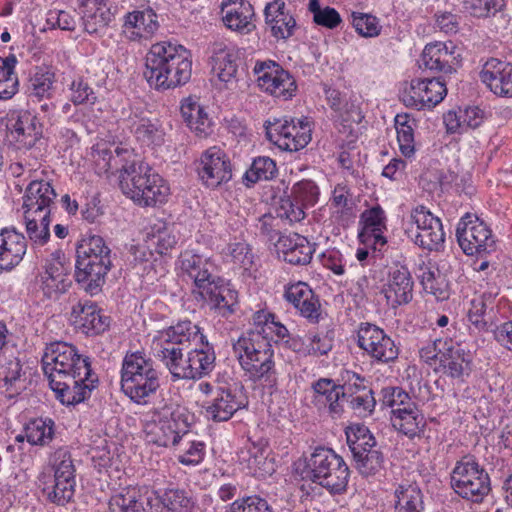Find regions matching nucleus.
<instances>
[{"label":"nucleus","mask_w":512,"mask_h":512,"mask_svg":"<svg viewBox=\"0 0 512 512\" xmlns=\"http://www.w3.org/2000/svg\"><path fill=\"white\" fill-rule=\"evenodd\" d=\"M192 75L190 52L171 42L153 44L145 57L144 77L150 87L166 91L186 84Z\"/></svg>","instance_id":"nucleus-1"},{"label":"nucleus","mask_w":512,"mask_h":512,"mask_svg":"<svg viewBox=\"0 0 512 512\" xmlns=\"http://www.w3.org/2000/svg\"><path fill=\"white\" fill-rule=\"evenodd\" d=\"M144 440L163 448L180 447L182 440L190 436L189 415L172 402L155 407L143 422Z\"/></svg>","instance_id":"nucleus-2"},{"label":"nucleus","mask_w":512,"mask_h":512,"mask_svg":"<svg viewBox=\"0 0 512 512\" xmlns=\"http://www.w3.org/2000/svg\"><path fill=\"white\" fill-rule=\"evenodd\" d=\"M119 185L124 195L142 207L163 204L170 195L168 183L143 161L122 165Z\"/></svg>","instance_id":"nucleus-3"},{"label":"nucleus","mask_w":512,"mask_h":512,"mask_svg":"<svg viewBox=\"0 0 512 512\" xmlns=\"http://www.w3.org/2000/svg\"><path fill=\"white\" fill-rule=\"evenodd\" d=\"M75 279L90 295L102 290L107 273L112 267L111 249L98 235L83 238L77 247Z\"/></svg>","instance_id":"nucleus-4"},{"label":"nucleus","mask_w":512,"mask_h":512,"mask_svg":"<svg viewBox=\"0 0 512 512\" xmlns=\"http://www.w3.org/2000/svg\"><path fill=\"white\" fill-rule=\"evenodd\" d=\"M160 387V372L143 352L127 353L121 367V390L136 404L148 403Z\"/></svg>","instance_id":"nucleus-5"},{"label":"nucleus","mask_w":512,"mask_h":512,"mask_svg":"<svg viewBox=\"0 0 512 512\" xmlns=\"http://www.w3.org/2000/svg\"><path fill=\"white\" fill-rule=\"evenodd\" d=\"M305 477L331 495L346 492L350 469L342 456L331 448L317 447L305 460Z\"/></svg>","instance_id":"nucleus-6"},{"label":"nucleus","mask_w":512,"mask_h":512,"mask_svg":"<svg viewBox=\"0 0 512 512\" xmlns=\"http://www.w3.org/2000/svg\"><path fill=\"white\" fill-rule=\"evenodd\" d=\"M198 390L207 397L203 403L204 415L214 422L228 421L249 404L244 386L233 379L212 383L202 381Z\"/></svg>","instance_id":"nucleus-7"},{"label":"nucleus","mask_w":512,"mask_h":512,"mask_svg":"<svg viewBox=\"0 0 512 512\" xmlns=\"http://www.w3.org/2000/svg\"><path fill=\"white\" fill-rule=\"evenodd\" d=\"M346 438L358 473L366 479L383 476L385 456L369 429L361 424L351 425L346 430Z\"/></svg>","instance_id":"nucleus-8"},{"label":"nucleus","mask_w":512,"mask_h":512,"mask_svg":"<svg viewBox=\"0 0 512 512\" xmlns=\"http://www.w3.org/2000/svg\"><path fill=\"white\" fill-rule=\"evenodd\" d=\"M53 475L42 473L39 481L47 499L57 505H65L75 493V467L66 448L57 449L50 457Z\"/></svg>","instance_id":"nucleus-9"},{"label":"nucleus","mask_w":512,"mask_h":512,"mask_svg":"<svg viewBox=\"0 0 512 512\" xmlns=\"http://www.w3.org/2000/svg\"><path fill=\"white\" fill-rule=\"evenodd\" d=\"M203 338L204 335L196 324L189 320L180 321L174 326L157 331L151 349L154 356L165 364L192 346L193 341H202Z\"/></svg>","instance_id":"nucleus-10"},{"label":"nucleus","mask_w":512,"mask_h":512,"mask_svg":"<svg viewBox=\"0 0 512 512\" xmlns=\"http://www.w3.org/2000/svg\"><path fill=\"white\" fill-rule=\"evenodd\" d=\"M451 486L461 498L481 503L491 490L488 473L472 458L458 461L451 473Z\"/></svg>","instance_id":"nucleus-11"},{"label":"nucleus","mask_w":512,"mask_h":512,"mask_svg":"<svg viewBox=\"0 0 512 512\" xmlns=\"http://www.w3.org/2000/svg\"><path fill=\"white\" fill-rule=\"evenodd\" d=\"M265 130L267 139L283 151H299L311 141L312 127L307 117L297 122L287 117L267 121Z\"/></svg>","instance_id":"nucleus-12"},{"label":"nucleus","mask_w":512,"mask_h":512,"mask_svg":"<svg viewBox=\"0 0 512 512\" xmlns=\"http://www.w3.org/2000/svg\"><path fill=\"white\" fill-rule=\"evenodd\" d=\"M88 368H91L90 358L79 354L74 345L66 342L49 344L42 356V369L49 381L73 370L86 372Z\"/></svg>","instance_id":"nucleus-13"},{"label":"nucleus","mask_w":512,"mask_h":512,"mask_svg":"<svg viewBox=\"0 0 512 512\" xmlns=\"http://www.w3.org/2000/svg\"><path fill=\"white\" fill-rule=\"evenodd\" d=\"M49 385L63 405H76L90 398L99 385V378L92 368L86 372L73 370L51 379Z\"/></svg>","instance_id":"nucleus-14"},{"label":"nucleus","mask_w":512,"mask_h":512,"mask_svg":"<svg viewBox=\"0 0 512 512\" xmlns=\"http://www.w3.org/2000/svg\"><path fill=\"white\" fill-rule=\"evenodd\" d=\"M180 268L193 283L191 293L196 301L209 295L211 289H216V284L222 280L216 264L210 258L191 251L181 254Z\"/></svg>","instance_id":"nucleus-15"},{"label":"nucleus","mask_w":512,"mask_h":512,"mask_svg":"<svg viewBox=\"0 0 512 512\" xmlns=\"http://www.w3.org/2000/svg\"><path fill=\"white\" fill-rule=\"evenodd\" d=\"M357 345L373 362L389 364L397 360L399 348L394 340L380 327L369 322L360 323Z\"/></svg>","instance_id":"nucleus-16"},{"label":"nucleus","mask_w":512,"mask_h":512,"mask_svg":"<svg viewBox=\"0 0 512 512\" xmlns=\"http://www.w3.org/2000/svg\"><path fill=\"white\" fill-rule=\"evenodd\" d=\"M11 135L16 147L35 162L44 155L42 126L37 117L29 111L21 110L11 115Z\"/></svg>","instance_id":"nucleus-17"},{"label":"nucleus","mask_w":512,"mask_h":512,"mask_svg":"<svg viewBox=\"0 0 512 512\" xmlns=\"http://www.w3.org/2000/svg\"><path fill=\"white\" fill-rule=\"evenodd\" d=\"M70 285L69 266L65 263L64 253L57 250L45 260L42 271L36 276V289L44 298L56 300Z\"/></svg>","instance_id":"nucleus-18"},{"label":"nucleus","mask_w":512,"mask_h":512,"mask_svg":"<svg viewBox=\"0 0 512 512\" xmlns=\"http://www.w3.org/2000/svg\"><path fill=\"white\" fill-rule=\"evenodd\" d=\"M456 237L466 255H480L494 250L495 241L490 228L472 214H465L457 224Z\"/></svg>","instance_id":"nucleus-19"},{"label":"nucleus","mask_w":512,"mask_h":512,"mask_svg":"<svg viewBox=\"0 0 512 512\" xmlns=\"http://www.w3.org/2000/svg\"><path fill=\"white\" fill-rule=\"evenodd\" d=\"M253 73L261 90L284 100L295 95L296 81L279 63L273 60L256 61Z\"/></svg>","instance_id":"nucleus-20"},{"label":"nucleus","mask_w":512,"mask_h":512,"mask_svg":"<svg viewBox=\"0 0 512 512\" xmlns=\"http://www.w3.org/2000/svg\"><path fill=\"white\" fill-rule=\"evenodd\" d=\"M410 220L416 226L415 231L409 230L412 241L423 249L439 250L445 240L440 218L433 215L425 206L418 205L412 209Z\"/></svg>","instance_id":"nucleus-21"},{"label":"nucleus","mask_w":512,"mask_h":512,"mask_svg":"<svg viewBox=\"0 0 512 512\" xmlns=\"http://www.w3.org/2000/svg\"><path fill=\"white\" fill-rule=\"evenodd\" d=\"M447 94L446 84L440 78H415L401 95L403 104L417 110L431 109Z\"/></svg>","instance_id":"nucleus-22"},{"label":"nucleus","mask_w":512,"mask_h":512,"mask_svg":"<svg viewBox=\"0 0 512 512\" xmlns=\"http://www.w3.org/2000/svg\"><path fill=\"white\" fill-rule=\"evenodd\" d=\"M232 164L229 156L220 147H209L201 154L197 173L201 182L208 188H217L232 179Z\"/></svg>","instance_id":"nucleus-23"},{"label":"nucleus","mask_w":512,"mask_h":512,"mask_svg":"<svg viewBox=\"0 0 512 512\" xmlns=\"http://www.w3.org/2000/svg\"><path fill=\"white\" fill-rule=\"evenodd\" d=\"M413 280L406 264L395 261L388 266L387 279L381 293L393 308L407 304L413 297Z\"/></svg>","instance_id":"nucleus-24"},{"label":"nucleus","mask_w":512,"mask_h":512,"mask_svg":"<svg viewBox=\"0 0 512 512\" xmlns=\"http://www.w3.org/2000/svg\"><path fill=\"white\" fill-rule=\"evenodd\" d=\"M140 106H131L129 115L124 119L126 127L138 142L147 146H161L165 141V132L157 118Z\"/></svg>","instance_id":"nucleus-25"},{"label":"nucleus","mask_w":512,"mask_h":512,"mask_svg":"<svg viewBox=\"0 0 512 512\" xmlns=\"http://www.w3.org/2000/svg\"><path fill=\"white\" fill-rule=\"evenodd\" d=\"M460 54L452 41L434 42L425 46L419 67L431 72L452 73L459 65Z\"/></svg>","instance_id":"nucleus-26"},{"label":"nucleus","mask_w":512,"mask_h":512,"mask_svg":"<svg viewBox=\"0 0 512 512\" xmlns=\"http://www.w3.org/2000/svg\"><path fill=\"white\" fill-rule=\"evenodd\" d=\"M266 30L277 41L292 37L298 29L296 19L283 0L268 2L264 8Z\"/></svg>","instance_id":"nucleus-27"},{"label":"nucleus","mask_w":512,"mask_h":512,"mask_svg":"<svg viewBox=\"0 0 512 512\" xmlns=\"http://www.w3.org/2000/svg\"><path fill=\"white\" fill-rule=\"evenodd\" d=\"M480 80L497 96L512 98V64L488 59L480 71Z\"/></svg>","instance_id":"nucleus-28"},{"label":"nucleus","mask_w":512,"mask_h":512,"mask_svg":"<svg viewBox=\"0 0 512 512\" xmlns=\"http://www.w3.org/2000/svg\"><path fill=\"white\" fill-rule=\"evenodd\" d=\"M284 299L296 308L300 315L311 323H318L321 316V304L310 286L302 281L285 286Z\"/></svg>","instance_id":"nucleus-29"},{"label":"nucleus","mask_w":512,"mask_h":512,"mask_svg":"<svg viewBox=\"0 0 512 512\" xmlns=\"http://www.w3.org/2000/svg\"><path fill=\"white\" fill-rule=\"evenodd\" d=\"M158 29V16L151 8L128 12L123 18L122 32L131 41L148 40Z\"/></svg>","instance_id":"nucleus-30"},{"label":"nucleus","mask_w":512,"mask_h":512,"mask_svg":"<svg viewBox=\"0 0 512 512\" xmlns=\"http://www.w3.org/2000/svg\"><path fill=\"white\" fill-rule=\"evenodd\" d=\"M83 30L90 34H104L114 18L111 0H81Z\"/></svg>","instance_id":"nucleus-31"},{"label":"nucleus","mask_w":512,"mask_h":512,"mask_svg":"<svg viewBox=\"0 0 512 512\" xmlns=\"http://www.w3.org/2000/svg\"><path fill=\"white\" fill-rule=\"evenodd\" d=\"M55 198L56 192L49 182L34 180L27 186L23 197L24 213L50 216Z\"/></svg>","instance_id":"nucleus-32"},{"label":"nucleus","mask_w":512,"mask_h":512,"mask_svg":"<svg viewBox=\"0 0 512 512\" xmlns=\"http://www.w3.org/2000/svg\"><path fill=\"white\" fill-rule=\"evenodd\" d=\"M27 250L25 236L13 227L0 230V269L10 271L23 260Z\"/></svg>","instance_id":"nucleus-33"},{"label":"nucleus","mask_w":512,"mask_h":512,"mask_svg":"<svg viewBox=\"0 0 512 512\" xmlns=\"http://www.w3.org/2000/svg\"><path fill=\"white\" fill-rule=\"evenodd\" d=\"M71 321L86 335H97L109 327V318L91 302H78L72 307Z\"/></svg>","instance_id":"nucleus-34"},{"label":"nucleus","mask_w":512,"mask_h":512,"mask_svg":"<svg viewBox=\"0 0 512 512\" xmlns=\"http://www.w3.org/2000/svg\"><path fill=\"white\" fill-rule=\"evenodd\" d=\"M221 12L224 25L232 31L247 34L255 28L254 9L246 0H222Z\"/></svg>","instance_id":"nucleus-35"},{"label":"nucleus","mask_w":512,"mask_h":512,"mask_svg":"<svg viewBox=\"0 0 512 512\" xmlns=\"http://www.w3.org/2000/svg\"><path fill=\"white\" fill-rule=\"evenodd\" d=\"M238 360L249 380L269 388L276 386L274 353L265 354L263 357L262 355L244 358L242 356Z\"/></svg>","instance_id":"nucleus-36"},{"label":"nucleus","mask_w":512,"mask_h":512,"mask_svg":"<svg viewBox=\"0 0 512 512\" xmlns=\"http://www.w3.org/2000/svg\"><path fill=\"white\" fill-rule=\"evenodd\" d=\"M314 402L321 409H327L332 418H338L344 411L345 392L332 379L321 378L313 384Z\"/></svg>","instance_id":"nucleus-37"},{"label":"nucleus","mask_w":512,"mask_h":512,"mask_svg":"<svg viewBox=\"0 0 512 512\" xmlns=\"http://www.w3.org/2000/svg\"><path fill=\"white\" fill-rule=\"evenodd\" d=\"M278 247L283 253L284 260L292 265L309 264L314 253L311 243L298 233L280 236Z\"/></svg>","instance_id":"nucleus-38"},{"label":"nucleus","mask_w":512,"mask_h":512,"mask_svg":"<svg viewBox=\"0 0 512 512\" xmlns=\"http://www.w3.org/2000/svg\"><path fill=\"white\" fill-rule=\"evenodd\" d=\"M424 494L415 482H403L395 486L392 495L394 512H425Z\"/></svg>","instance_id":"nucleus-39"},{"label":"nucleus","mask_w":512,"mask_h":512,"mask_svg":"<svg viewBox=\"0 0 512 512\" xmlns=\"http://www.w3.org/2000/svg\"><path fill=\"white\" fill-rule=\"evenodd\" d=\"M195 347L188 351V362L190 365L191 379H201L208 375L215 366V352L204 335L202 341H193Z\"/></svg>","instance_id":"nucleus-40"},{"label":"nucleus","mask_w":512,"mask_h":512,"mask_svg":"<svg viewBox=\"0 0 512 512\" xmlns=\"http://www.w3.org/2000/svg\"><path fill=\"white\" fill-rule=\"evenodd\" d=\"M483 121L484 113L478 107L448 111L443 116V122L449 134H462L470 129H476Z\"/></svg>","instance_id":"nucleus-41"},{"label":"nucleus","mask_w":512,"mask_h":512,"mask_svg":"<svg viewBox=\"0 0 512 512\" xmlns=\"http://www.w3.org/2000/svg\"><path fill=\"white\" fill-rule=\"evenodd\" d=\"M133 156V150L117 146L114 151L107 148L93 150L92 157L95 165V172L98 175L108 174L120 170L122 165H129V159Z\"/></svg>","instance_id":"nucleus-42"},{"label":"nucleus","mask_w":512,"mask_h":512,"mask_svg":"<svg viewBox=\"0 0 512 512\" xmlns=\"http://www.w3.org/2000/svg\"><path fill=\"white\" fill-rule=\"evenodd\" d=\"M470 363L469 353L459 343L449 339V346L440 360L444 373L452 378H463L470 374Z\"/></svg>","instance_id":"nucleus-43"},{"label":"nucleus","mask_w":512,"mask_h":512,"mask_svg":"<svg viewBox=\"0 0 512 512\" xmlns=\"http://www.w3.org/2000/svg\"><path fill=\"white\" fill-rule=\"evenodd\" d=\"M199 301L210 305L219 315L228 317L235 312L238 304V293L222 279L212 288L209 295L203 296Z\"/></svg>","instance_id":"nucleus-44"},{"label":"nucleus","mask_w":512,"mask_h":512,"mask_svg":"<svg viewBox=\"0 0 512 512\" xmlns=\"http://www.w3.org/2000/svg\"><path fill=\"white\" fill-rule=\"evenodd\" d=\"M181 115L187 126L200 137L211 133V120L204 108L192 97L182 100Z\"/></svg>","instance_id":"nucleus-45"},{"label":"nucleus","mask_w":512,"mask_h":512,"mask_svg":"<svg viewBox=\"0 0 512 512\" xmlns=\"http://www.w3.org/2000/svg\"><path fill=\"white\" fill-rule=\"evenodd\" d=\"M234 352L239 357H254L268 353H274L268 336L259 331H248L243 334L233 346Z\"/></svg>","instance_id":"nucleus-46"},{"label":"nucleus","mask_w":512,"mask_h":512,"mask_svg":"<svg viewBox=\"0 0 512 512\" xmlns=\"http://www.w3.org/2000/svg\"><path fill=\"white\" fill-rule=\"evenodd\" d=\"M268 447L262 442L251 443L246 451H242L241 459L247 463L251 474L264 477L274 471L273 462L268 458Z\"/></svg>","instance_id":"nucleus-47"},{"label":"nucleus","mask_w":512,"mask_h":512,"mask_svg":"<svg viewBox=\"0 0 512 512\" xmlns=\"http://www.w3.org/2000/svg\"><path fill=\"white\" fill-rule=\"evenodd\" d=\"M391 422L397 431L410 439L419 436L426 425L424 415L418 406L410 410L397 411L395 415H391Z\"/></svg>","instance_id":"nucleus-48"},{"label":"nucleus","mask_w":512,"mask_h":512,"mask_svg":"<svg viewBox=\"0 0 512 512\" xmlns=\"http://www.w3.org/2000/svg\"><path fill=\"white\" fill-rule=\"evenodd\" d=\"M394 121L399 150L403 156L411 158L416 151L414 130L417 127V120L412 114L399 113L395 116Z\"/></svg>","instance_id":"nucleus-49"},{"label":"nucleus","mask_w":512,"mask_h":512,"mask_svg":"<svg viewBox=\"0 0 512 512\" xmlns=\"http://www.w3.org/2000/svg\"><path fill=\"white\" fill-rule=\"evenodd\" d=\"M154 498L147 497V504L156 509L162 507L167 512H181L183 508L190 506V499L181 489L169 488L153 491Z\"/></svg>","instance_id":"nucleus-50"},{"label":"nucleus","mask_w":512,"mask_h":512,"mask_svg":"<svg viewBox=\"0 0 512 512\" xmlns=\"http://www.w3.org/2000/svg\"><path fill=\"white\" fill-rule=\"evenodd\" d=\"M363 222L362 236H367L373 240L375 246H383L386 244V239L383 232L386 230V215L380 206L372 207L364 211L361 215Z\"/></svg>","instance_id":"nucleus-51"},{"label":"nucleus","mask_w":512,"mask_h":512,"mask_svg":"<svg viewBox=\"0 0 512 512\" xmlns=\"http://www.w3.org/2000/svg\"><path fill=\"white\" fill-rule=\"evenodd\" d=\"M212 73L220 82L233 83L237 73L234 53L228 49H219L212 57Z\"/></svg>","instance_id":"nucleus-52"},{"label":"nucleus","mask_w":512,"mask_h":512,"mask_svg":"<svg viewBox=\"0 0 512 512\" xmlns=\"http://www.w3.org/2000/svg\"><path fill=\"white\" fill-rule=\"evenodd\" d=\"M24 433L31 445L46 446L54 437V422L50 418L32 419L25 425Z\"/></svg>","instance_id":"nucleus-53"},{"label":"nucleus","mask_w":512,"mask_h":512,"mask_svg":"<svg viewBox=\"0 0 512 512\" xmlns=\"http://www.w3.org/2000/svg\"><path fill=\"white\" fill-rule=\"evenodd\" d=\"M298 353L304 356L321 357L327 355L334 346V332L318 331L306 336L305 343Z\"/></svg>","instance_id":"nucleus-54"},{"label":"nucleus","mask_w":512,"mask_h":512,"mask_svg":"<svg viewBox=\"0 0 512 512\" xmlns=\"http://www.w3.org/2000/svg\"><path fill=\"white\" fill-rule=\"evenodd\" d=\"M276 174L275 161L267 156H259L253 160L250 168L245 172L243 182L250 187L259 181L271 180Z\"/></svg>","instance_id":"nucleus-55"},{"label":"nucleus","mask_w":512,"mask_h":512,"mask_svg":"<svg viewBox=\"0 0 512 512\" xmlns=\"http://www.w3.org/2000/svg\"><path fill=\"white\" fill-rule=\"evenodd\" d=\"M16 57H0V100L11 99L18 91V77L14 71Z\"/></svg>","instance_id":"nucleus-56"},{"label":"nucleus","mask_w":512,"mask_h":512,"mask_svg":"<svg viewBox=\"0 0 512 512\" xmlns=\"http://www.w3.org/2000/svg\"><path fill=\"white\" fill-rule=\"evenodd\" d=\"M109 510L110 512H143L144 507L139 498V492L135 488H127L111 497Z\"/></svg>","instance_id":"nucleus-57"},{"label":"nucleus","mask_w":512,"mask_h":512,"mask_svg":"<svg viewBox=\"0 0 512 512\" xmlns=\"http://www.w3.org/2000/svg\"><path fill=\"white\" fill-rule=\"evenodd\" d=\"M179 448L177 460L182 465L196 466L204 460L206 445L203 441L189 439L188 436L185 440H182Z\"/></svg>","instance_id":"nucleus-58"},{"label":"nucleus","mask_w":512,"mask_h":512,"mask_svg":"<svg viewBox=\"0 0 512 512\" xmlns=\"http://www.w3.org/2000/svg\"><path fill=\"white\" fill-rule=\"evenodd\" d=\"M26 231L30 240L38 245H44L50 237V216L24 213Z\"/></svg>","instance_id":"nucleus-59"},{"label":"nucleus","mask_w":512,"mask_h":512,"mask_svg":"<svg viewBox=\"0 0 512 512\" xmlns=\"http://www.w3.org/2000/svg\"><path fill=\"white\" fill-rule=\"evenodd\" d=\"M308 9L313 15L314 23L319 26L335 29L342 22V18L335 8L322 6L319 0H309Z\"/></svg>","instance_id":"nucleus-60"},{"label":"nucleus","mask_w":512,"mask_h":512,"mask_svg":"<svg viewBox=\"0 0 512 512\" xmlns=\"http://www.w3.org/2000/svg\"><path fill=\"white\" fill-rule=\"evenodd\" d=\"M293 200L302 206H314L319 200V187L309 179L296 182L291 190Z\"/></svg>","instance_id":"nucleus-61"},{"label":"nucleus","mask_w":512,"mask_h":512,"mask_svg":"<svg viewBox=\"0 0 512 512\" xmlns=\"http://www.w3.org/2000/svg\"><path fill=\"white\" fill-rule=\"evenodd\" d=\"M331 204L335 208L334 217L349 218L352 215L350 190L346 184H337L332 191Z\"/></svg>","instance_id":"nucleus-62"},{"label":"nucleus","mask_w":512,"mask_h":512,"mask_svg":"<svg viewBox=\"0 0 512 512\" xmlns=\"http://www.w3.org/2000/svg\"><path fill=\"white\" fill-rule=\"evenodd\" d=\"M352 25L363 37H377L381 33L379 19L371 14L353 12Z\"/></svg>","instance_id":"nucleus-63"},{"label":"nucleus","mask_w":512,"mask_h":512,"mask_svg":"<svg viewBox=\"0 0 512 512\" xmlns=\"http://www.w3.org/2000/svg\"><path fill=\"white\" fill-rule=\"evenodd\" d=\"M230 512H274L268 501L260 496L251 495L235 500Z\"/></svg>","instance_id":"nucleus-64"}]
</instances>
